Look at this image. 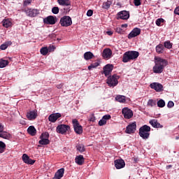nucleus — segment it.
<instances>
[{"instance_id":"obj_1","label":"nucleus","mask_w":179,"mask_h":179,"mask_svg":"<svg viewBox=\"0 0 179 179\" xmlns=\"http://www.w3.org/2000/svg\"><path fill=\"white\" fill-rule=\"evenodd\" d=\"M155 65L153 67V72L154 73H162L164 71V68L167 66L168 62L160 57H155Z\"/></svg>"},{"instance_id":"obj_2","label":"nucleus","mask_w":179,"mask_h":179,"mask_svg":"<svg viewBox=\"0 0 179 179\" xmlns=\"http://www.w3.org/2000/svg\"><path fill=\"white\" fill-rule=\"evenodd\" d=\"M139 57V52L136 51L126 52L122 57V62H129L134 59H136Z\"/></svg>"},{"instance_id":"obj_3","label":"nucleus","mask_w":179,"mask_h":179,"mask_svg":"<svg viewBox=\"0 0 179 179\" xmlns=\"http://www.w3.org/2000/svg\"><path fill=\"white\" fill-rule=\"evenodd\" d=\"M150 127L145 124L139 129V136L143 139H148L150 136Z\"/></svg>"},{"instance_id":"obj_4","label":"nucleus","mask_w":179,"mask_h":179,"mask_svg":"<svg viewBox=\"0 0 179 179\" xmlns=\"http://www.w3.org/2000/svg\"><path fill=\"white\" fill-rule=\"evenodd\" d=\"M119 79L120 76H117V74H114L113 76H110L107 78L106 83L110 87H114L118 85Z\"/></svg>"},{"instance_id":"obj_5","label":"nucleus","mask_w":179,"mask_h":179,"mask_svg":"<svg viewBox=\"0 0 179 179\" xmlns=\"http://www.w3.org/2000/svg\"><path fill=\"white\" fill-rule=\"evenodd\" d=\"M22 12H24L27 16H29V17H36V16L40 13V10L38 9L29 8L22 10Z\"/></svg>"},{"instance_id":"obj_6","label":"nucleus","mask_w":179,"mask_h":179,"mask_svg":"<svg viewBox=\"0 0 179 179\" xmlns=\"http://www.w3.org/2000/svg\"><path fill=\"white\" fill-rule=\"evenodd\" d=\"M59 24L62 27H69L72 24V18L69 16H63L59 21Z\"/></svg>"},{"instance_id":"obj_7","label":"nucleus","mask_w":179,"mask_h":179,"mask_svg":"<svg viewBox=\"0 0 179 179\" xmlns=\"http://www.w3.org/2000/svg\"><path fill=\"white\" fill-rule=\"evenodd\" d=\"M72 124L76 134H78V135H80V134L83 133V128L82 127V125L79 124V121H78V120H73Z\"/></svg>"},{"instance_id":"obj_8","label":"nucleus","mask_w":179,"mask_h":179,"mask_svg":"<svg viewBox=\"0 0 179 179\" xmlns=\"http://www.w3.org/2000/svg\"><path fill=\"white\" fill-rule=\"evenodd\" d=\"M69 129H71V127L66 124H59L56 128L57 134H61L62 135H65Z\"/></svg>"},{"instance_id":"obj_9","label":"nucleus","mask_w":179,"mask_h":179,"mask_svg":"<svg viewBox=\"0 0 179 179\" xmlns=\"http://www.w3.org/2000/svg\"><path fill=\"white\" fill-rule=\"evenodd\" d=\"M136 131V122H134L129 124L126 127L125 134H129V135H131V134H135Z\"/></svg>"},{"instance_id":"obj_10","label":"nucleus","mask_w":179,"mask_h":179,"mask_svg":"<svg viewBox=\"0 0 179 179\" xmlns=\"http://www.w3.org/2000/svg\"><path fill=\"white\" fill-rule=\"evenodd\" d=\"M122 113L124 118H126L127 120H129L132 118V117H134V113L129 108H124L122 110Z\"/></svg>"},{"instance_id":"obj_11","label":"nucleus","mask_w":179,"mask_h":179,"mask_svg":"<svg viewBox=\"0 0 179 179\" xmlns=\"http://www.w3.org/2000/svg\"><path fill=\"white\" fill-rule=\"evenodd\" d=\"M117 19H122V20H128L129 19V12L127 10H122L117 15Z\"/></svg>"},{"instance_id":"obj_12","label":"nucleus","mask_w":179,"mask_h":179,"mask_svg":"<svg viewBox=\"0 0 179 179\" xmlns=\"http://www.w3.org/2000/svg\"><path fill=\"white\" fill-rule=\"evenodd\" d=\"M4 129L3 125H2V123H0V138H3V139H10V134L3 131Z\"/></svg>"},{"instance_id":"obj_13","label":"nucleus","mask_w":179,"mask_h":179,"mask_svg":"<svg viewBox=\"0 0 179 179\" xmlns=\"http://www.w3.org/2000/svg\"><path fill=\"white\" fill-rule=\"evenodd\" d=\"M37 110H29L27 113L26 117L29 121H33L37 118Z\"/></svg>"},{"instance_id":"obj_14","label":"nucleus","mask_w":179,"mask_h":179,"mask_svg":"<svg viewBox=\"0 0 179 179\" xmlns=\"http://www.w3.org/2000/svg\"><path fill=\"white\" fill-rule=\"evenodd\" d=\"M113 55V51L110 48H105L102 52V57L104 59H110Z\"/></svg>"},{"instance_id":"obj_15","label":"nucleus","mask_w":179,"mask_h":179,"mask_svg":"<svg viewBox=\"0 0 179 179\" xmlns=\"http://www.w3.org/2000/svg\"><path fill=\"white\" fill-rule=\"evenodd\" d=\"M151 89H154L155 92H163V85L158 83H152L150 85Z\"/></svg>"},{"instance_id":"obj_16","label":"nucleus","mask_w":179,"mask_h":179,"mask_svg":"<svg viewBox=\"0 0 179 179\" xmlns=\"http://www.w3.org/2000/svg\"><path fill=\"white\" fill-rule=\"evenodd\" d=\"M114 66L113 64H107L103 67V74L105 76H108V75H111V72H113Z\"/></svg>"},{"instance_id":"obj_17","label":"nucleus","mask_w":179,"mask_h":179,"mask_svg":"<svg viewBox=\"0 0 179 179\" xmlns=\"http://www.w3.org/2000/svg\"><path fill=\"white\" fill-rule=\"evenodd\" d=\"M55 50V47L54 45L50 46L49 48L47 47L41 48L40 50V52L42 55H47L48 54V51L50 52L54 51Z\"/></svg>"},{"instance_id":"obj_18","label":"nucleus","mask_w":179,"mask_h":179,"mask_svg":"<svg viewBox=\"0 0 179 179\" xmlns=\"http://www.w3.org/2000/svg\"><path fill=\"white\" fill-rule=\"evenodd\" d=\"M141 34V29L139 28H134L128 35V38H134V37H137Z\"/></svg>"},{"instance_id":"obj_19","label":"nucleus","mask_w":179,"mask_h":179,"mask_svg":"<svg viewBox=\"0 0 179 179\" xmlns=\"http://www.w3.org/2000/svg\"><path fill=\"white\" fill-rule=\"evenodd\" d=\"M115 163V167L117 169V170H120V169H124L125 167V162L124 159H116L114 162Z\"/></svg>"},{"instance_id":"obj_20","label":"nucleus","mask_w":179,"mask_h":179,"mask_svg":"<svg viewBox=\"0 0 179 179\" xmlns=\"http://www.w3.org/2000/svg\"><path fill=\"white\" fill-rule=\"evenodd\" d=\"M22 159V162L26 163V164H33L34 163H36V160L30 159L27 154H23Z\"/></svg>"},{"instance_id":"obj_21","label":"nucleus","mask_w":179,"mask_h":179,"mask_svg":"<svg viewBox=\"0 0 179 179\" xmlns=\"http://www.w3.org/2000/svg\"><path fill=\"white\" fill-rule=\"evenodd\" d=\"M45 24H55L57 21L55 20V17L54 16L50 15L43 20Z\"/></svg>"},{"instance_id":"obj_22","label":"nucleus","mask_w":179,"mask_h":179,"mask_svg":"<svg viewBox=\"0 0 179 179\" xmlns=\"http://www.w3.org/2000/svg\"><path fill=\"white\" fill-rule=\"evenodd\" d=\"M61 113H53L48 117V120L50 122H56L58 118H61Z\"/></svg>"},{"instance_id":"obj_23","label":"nucleus","mask_w":179,"mask_h":179,"mask_svg":"<svg viewBox=\"0 0 179 179\" xmlns=\"http://www.w3.org/2000/svg\"><path fill=\"white\" fill-rule=\"evenodd\" d=\"M65 171V169L64 168H62L59 169L55 174V176L53 179H61L64 177V173Z\"/></svg>"},{"instance_id":"obj_24","label":"nucleus","mask_w":179,"mask_h":179,"mask_svg":"<svg viewBox=\"0 0 179 179\" xmlns=\"http://www.w3.org/2000/svg\"><path fill=\"white\" fill-rule=\"evenodd\" d=\"M149 123L150 124V125H152V127H153V128H162L163 127V126H162V124H160V123H159V122H157V120H156V119L150 120Z\"/></svg>"},{"instance_id":"obj_25","label":"nucleus","mask_w":179,"mask_h":179,"mask_svg":"<svg viewBox=\"0 0 179 179\" xmlns=\"http://www.w3.org/2000/svg\"><path fill=\"white\" fill-rule=\"evenodd\" d=\"M75 162L76 164H78V166H82L83 163H85V158L83 157V155H78L76 157Z\"/></svg>"},{"instance_id":"obj_26","label":"nucleus","mask_w":179,"mask_h":179,"mask_svg":"<svg viewBox=\"0 0 179 179\" xmlns=\"http://www.w3.org/2000/svg\"><path fill=\"white\" fill-rule=\"evenodd\" d=\"M27 132L31 136H35L36 134H37V130L34 126H30L27 129Z\"/></svg>"},{"instance_id":"obj_27","label":"nucleus","mask_w":179,"mask_h":179,"mask_svg":"<svg viewBox=\"0 0 179 179\" xmlns=\"http://www.w3.org/2000/svg\"><path fill=\"white\" fill-rule=\"evenodd\" d=\"M3 27H12V21L10 19H6L2 21Z\"/></svg>"},{"instance_id":"obj_28","label":"nucleus","mask_w":179,"mask_h":179,"mask_svg":"<svg viewBox=\"0 0 179 179\" xmlns=\"http://www.w3.org/2000/svg\"><path fill=\"white\" fill-rule=\"evenodd\" d=\"M57 2L62 6H71V1L69 0H57Z\"/></svg>"},{"instance_id":"obj_29","label":"nucleus","mask_w":179,"mask_h":179,"mask_svg":"<svg viewBox=\"0 0 179 179\" xmlns=\"http://www.w3.org/2000/svg\"><path fill=\"white\" fill-rule=\"evenodd\" d=\"M155 49L157 54H163V52H164V46L163 44H159L156 46Z\"/></svg>"},{"instance_id":"obj_30","label":"nucleus","mask_w":179,"mask_h":179,"mask_svg":"<svg viewBox=\"0 0 179 179\" xmlns=\"http://www.w3.org/2000/svg\"><path fill=\"white\" fill-rule=\"evenodd\" d=\"M115 100L119 103H125V101H127L126 96L124 95H117Z\"/></svg>"},{"instance_id":"obj_31","label":"nucleus","mask_w":179,"mask_h":179,"mask_svg":"<svg viewBox=\"0 0 179 179\" xmlns=\"http://www.w3.org/2000/svg\"><path fill=\"white\" fill-rule=\"evenodd\" d=\"M93 57H94V55H93L92 52H87L84 54V58L86 59V61L92 59Z\"/></svg>"},{"instance_id":"obj_32","label":"nucleus","mask_w":179,"mask_h":179,"mask_svg":"<svg viewBox=\"0 0 179 179\" xmlns=\"http://www.w3.org/2000/svg\"><path fill=\"white\" fill-rule=\"evenodd\" d=\"M9 65V61L5 60L3 59H0V68H5Z\"/></svg>"},{"instance_id":"obj_33","label":"nucleus","mask_w":179,"mask_h":179,"mask_svg":"<svg viewBox=\"0 0 179 179\" xmlns=\"http://www.w3.org/2000/svg\"><path fill=\"white\" fill-rule=\"evenodd\" d=\"M9 45H12V41H7L2 45H1L0 48L1 50H6Z\"/></svg>"},{"instance_id":"obj_34","label":"nucleus","mask_w":179,"mask_h":179,"mask_svg":"<svg viewBox=\"0 0 179 179\" xmlns=\"http://www.w3.org/2000/svg\"><path fill=\"white\" fill-rule=\"evenodd\" d=\"M164 46L165 48L170 50L173 48V43H171V42H170L169 41H166L164 43Z\"/></svg>"},{"instance_id":"obj_35","label":"nucleus","mask_w":179,"mask_h":179,"mask_svg":"<svg viewBox=\"0 0 179 179\" xmlns=\"http://www.w3.org/2000/svg\"><path fill=\"white\" fill-rule=\"evenodd\" d=\"M147 106L148 107H155V106H156V100L149 99L147 103Z\"/></svg>"},{"instance_id":"obj_36","label":"nucleus","mask_w":179,"mask_h":179,"mask_svg":"<svg viewBox=\"0 0 179 179\" xmlns=\"http://www.w3.org/2000/svg\"><path fill=\"white\" fill-rule=\"evenodd\" d=\"M157 106L159 107L160 108H163L166 106V102L163 99H159L157 103Z\"/></svg>"},{"instance_id":"obj_37","label":"nucleus","mask_w":179,"mask_h":179,"mask_svg":"<svg viewBox=\"0 0 179 179\" xmlns=\"http://www.w3.org/2000/svg\"><path fill=\"white\" fill-rule=\"evenodd\" d=\"M6 149V145L3 141H0V153H3Z\"/></svg>"},{"instance_id":"obj_38","label":"nucleus","mask_w":179,"mask_h":179,"mask_svg":"<svg viewBox=\"0 0 179 179\" xmlns=\"http://www.w3.org/2000/svg\"><path fill=\"white\" fill-rule=\"evenodd\" d=\"M76 148L77 150H78V152L80 153H83V152H85V145H83V144H78L77 145Z\"/></svg>"},{"instance_id":"obj_39","label":"nucleus","mask_w":179,"mask_h":179,"mask_svg":"<svg viewBox=\"0 0 179 179\" xmlns=\"http://www.w3.org/2000/svg\"><path fill=\"white\" fill-rule=\"evenodd\" d=\"M38 143L40 145H48V144H50V140L45 139V138H43V139H41L38 141Z\"/></svg>"},{"instance_id":"obj_40","label":"nucleus","mask_w":179,"mask_h":179,"mask_svg":"<svg viewBox=\"0 0 179 179\" xmlns=\"http://www.w3.org/2000/svg\"><path fill=\"white\" fill-rule=\"evenodd\" d=\"M48 138H50V134L48 132L43 133L40 136V139H48Z\"/></svg>"},{"instance_id":"obj_41","label":"nucleus","mask_w":179,"mask_h":179,"mask_svg":"<svg viewBox=\"0 0 179 179\" xmlns=\"http://www.w3.org/2000/svg\"><path fill=\"white\" fill-rule=\"evenodd\" d=\"M99 65H100V63L96 62L94 64H92L90 66H89L88 69H89V71H90L91 69H93V68H97V66H99Z\"/></svg>"},{"instance_id":"obj_42","label":"nucleus","mask_w":179,"mask_h":179,"mask_svg":"<svg viewBox=\"0 0 179 179\" xmlns=\"http://www.w3.org/2000/svg\"><path fill=\"white\" fill-rule=\"evenodd\" d=\"M115 31H116V33H118L119 34H124V33H125V31L124 29H122V28H121V27H117L115 29Z\"/></svg>"},{"instance_id":"obj_43","label":"nucleus","mask_w":179,"mask_h":179,"mask_svg":"<svg viewBox=\"0 0 179 179\" xmlns=\"http://www.w3.org/2000/svg\"><path fill=\"white\" fill-rule=\"evenodd\" d=\"M52 13H54V15H58V13H59V8L53 7L52 8Z\"/></svg>"},{"instance_id":"obj_44","label":"nucleus","mask_w":179,"mask_h":179,"mask_svg":"<svg viewBox=\"0 0 179 179\" xmlns=\"http://www.w3.org/2000/svg\"><path fill=\"white\" fill-rule=\"evenodd\" d=\"M162 23H164V19L159 18L156 20L157 26H161Z\"/></svg>"},{"instance_id":"obj_45","label":"nucleus","mask_w":179,"mask_h":179,"mask_svg":"<svg viewBox=\"0 0 179 179\" xmlns=\"http://www.w3.org/2000/svg\"><path fill=\"white\" fill-rule=\"evenodd\" d=\"M110 2L109 1H106V2H104L102 5V8L103 9H108V8H110Z\"/></svg>"},{"instance_id":"obj_46","label":"nucleus","mask_w":179,"mask_h":179,"mask_svg":"<svg viewBox=\"0 0 179 179\" xmlns=\"http://www.w3.org/2000/svg\"><path fill=\"white\" fill-rule=\"evenodd\" d=\"M107 124V121H106L105 120H103V118L102 117V119L99 122V127H103V125H106Z\"/></svg>"},{"instance_id":"obj_47","label":"nucleus","mask_w":179,"mask_h":179,"mask_svg":"<svg viewBox=\"0 0 179 179\" xmlns=\"http://www.w3.org/2000/svg\"><path fill=\"white\" fill-rule=\"evenodd\" d=\"M167 107L168 108H173V107H174V102H173L172 101H169L168 102Z\"/></svg>"},{"instance_id":"obj_48","label":"nucleus","mask_w":179,"mask_h":179,"mask_svg":"<svg viewBox=\"0 0 179 179\" xmlns=\"http://www.w3.org/2000/svg\"><path fill=\"white\" fill-rule=\"evenodd\" d=\"M134 3L135 6H140V5L141 4V0H134Z\"/></svg>"},{"instance_id":"obj_49","label":"nucleus","mask_w":179,"mask_h":179,"mask_svg":"<svg viewBox=\"0 0 179 179\" xmlns=\"http://www.w3.org/2000/svg\"><path fill=\"white\" fill-rule=\"evenodd\" d=\"M31 3V0H24V6H27V5H30Z\"/></svg>"},{"instance_id":"obj_50","label":"nucleus","mask_w":179,"mask_h":179,"mask_svg":"<svg viewBox=\"0 0 179 179\" xmlns=\"http://www.w3.org/2000/svg\"><path fill=\"white\" fill-rule=\"evenodd\" d=\"M103 120L107 121V120H110L111 118V115H105L103 117Z\"/></svg>"},{"instance_id":"obj_51","label":"nucleus","mask_w":179,"mask_h":179,"mask_svg":"<svg viewBox=\"0 0 179 179\" xmlns=\"http://www.w3.org/2000/svg\"><path fill=\"white\" fill-rule=\"evenodd\" d=\"M174 13L175 15H178L179 16V6L175 8Z\"/></svg>"},{"instance_id":"obj_52","label":"nucleus","mask_w":179,"mask_h":179,"mask_svg":"<svg viewBox=\"0 0 179 179\" xmlns=\"http://www.w3.org/2000/svg\"><path fill=\"white\" fill-rule=\"evenodd\" d=\"M93 15V11L92 10H88L87 12V16H92Z\"/></svg>"},{"instance_id":"obj_53","label":"nucleus","mask_w":179,"mask_h":179,"mask_svg":"<svg viewBox=\"0 0 179 179\" xmlns=\"http://www.w3.org/2000/svg\"><path fill=\"white\" fill-rule=\"evenodd\" d=\"M90 121L91 122H94L96 121V117H94V115H92L90 118Z\"/></svg>"},{"instance_id":"obj_54","label":"nucleus","mask_w":179,"mask_h":179,"mask_svg":"<svg viewBox=\"0 0 179 179\" xmlns=\"http://www.w3.org/2000/svg\"><path fill=\"white\" fill-rule=\"evenodd\" d=\"M106 34H108V36H112L114 34V32L113 31H107Z\"/></svg>"},{"instance_id":"obj_55","label":"nucleus","mask_w":179,"mask_h":179,"mask_svg":"<svg viewBox=\"0 0 179 179\" xmlns=\"http://www.w3.org/2000/svg\"><path fill=\"white\" fill-rule=\"evenodd\" d=\"M121 27L127 29V27H128V24H123L121 25Z\"/></svg>"},{"instance_id":"obj_56","label":"nucleus","mask_w":179,"mask_h":179,"mask_svg":"<svg viewBox=\"0 0 179 179\" xmlns=\"http://www.w3.org/2000/svg\"><path fill=\"white\" fill-rule=\"evenodd\" d=\"M171 167H173L172 165H168V166H166L167 170H169V169H171Z\"/></svg>"},{"instance_id":"obj_57","label":"nucleus","mask_w":179,"mask_h":179,"mask_svg":"<svg viewBox=\"0 0 179 179\" xmlns=\"http://www.w3.org/2000/svg\"><path fill=\"white\" fill-rule=\"evenodd\" d=\"M134 162L135 163H137L138 162V158H134Z\"/></svg>"},{"instance_id":"obj_58","label":"nucleus","mask_w":179,"mask_h":179,"mask_svg":"<svg viewBox=\"0 0 179 179\" xmlns=\"http://www.w3.org/2000/svg\"><path fill=\"white\" fill-rule=\"evenodd\" d=\"M61 87H62V85H58V86H57V88H58V89H61Z\"/></svg>"}]
</instances>
